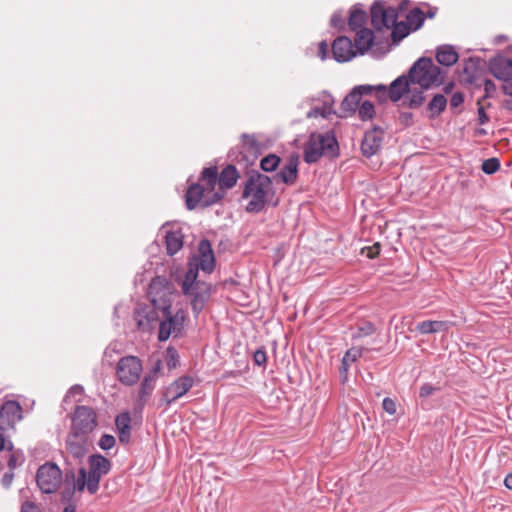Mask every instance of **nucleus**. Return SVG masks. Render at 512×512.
I'll list each match as a JSON object with an SVG mask.
<instances>
[{
	"label": "nucleus",
	"mask_w": 512,
	"mask_h": 512,
	"mask_svg": "<svg viewBox=\"0 0 512 512\" xmlns=\"http://www.w3.org/2000/svg\"><path fill=\"white\" fill-rule=\"evenodd\" d=\"M355 32H356V35H355L353 45H355L357 54L364 55L374 45V41H375L374 32L369 28H362Z\"/></svg>",
	"instance_id": "19"
},
{
	"label": "nucleus",
	"mask_w": 512,
	"mask_h": 512,
	"mask_svg": "<svg viewBox=\"0 0 512 512\" xmlns=\"http://www.w3.org/2000/svg\"><path fill=\"white\" fill-rule=\"evenodd\" d=\"M413 117V113L411 112H400L398 121L404 127H410L414 123Z\"/></svg>",
	"instance_id": "55"
},
{
	"label": "nucleus",
	"mask_w": 512,
	"mask_h": 512,
	"mask_svg": "<svg viewBox=\"0 0 512 512\" xmlns=\"http://www.w3.org/2000/svg\"><path fill=\"white\" fill-rule=\"evenodd\" d=\"M371 24L376 31L389 28L390 23H395L398 18V11L394 7L385 8L380 0H376L370 8Z\"/></svg>",
	"instance_id": "11"
},
{
	"label": "nucleus",
	"mask_w": 512,
	"mask_h": 512,
	"mask_svg": "<svg viewBox=\"0 0 512 512\" xmlns=\"http://www.w3.org/2000/svg\"><path fill=\"white\" fill-rule=\"evenodd\" d=\"M282 163V158L276 153H269L261 158L259 167L261 171L266 173L276 172Z\"/></svg>",
	"instance_id": "32"
},
{
	"label": "nucleus",
	"mask_w": 512,
	"mask_h": 512,
	"mask_svg": "<svg viewBox=\"0 0 512 512\" xmlns=\"http://www.w3.org/2000/svg\"><path fill=\"white\" fill-rule=\"evenodd\" d=\"M447 107V98L444 94L437 93L433 95L431 100L426 106V110L429 112V119H435L439 117Z\"/></svg>",
	"instance_id": "27"
},
{
	"label": "nucleus",
	"mask_w": 512,
	"mask_h": 512,
	"mask_svg": "<svg viewBox=\"0 0 512 512\" xmlns=\"http://www.w3.org/2000/svg\"><path fill=\"white\" fill-rule=\"evenodd\" d=\"M484 96L482 99L492 98L496 92V84L491 79H484Z\"/></svg>",
	"instance_id": "53"
},
{
	"label": "nucleus",
	"mask_w": 512,
	"mask_h": 512,
	"mask_svg": "<svg viewBox=\"0 0 512 512\" xmlns=\"http://www.w3.org/2000/svg\"><path fill=\"white\" fill-rule=\"evenodd\" d=\"M331 27L342 31L345 29V20L340 12H334L330 18Z\"/></svg>",
	"instance_id": "52"
},
{
	"label": "nucleus",
	"mask_w": 512,
	"mask_h": 512,
	"mask_svg": "<svg viewBox=\"0 0 512 512\" xmlns=\"http://www.w3.org/2000/svg\"><path fill=\"white\" fill-rule=\"evenodd\" d=\"M156 386V379L145 375L140 383L136 407L142 410Z\"/></svg>",
	"instance_id": "25"
},
{
	"label": "nucleus",
	"mask_w": 512,
	"mask_h": 512,
	"mask_svg": "<svg viewBox=\"0 0 512 512\" xmlns=\"http://www.w3.org/2000/svg\"><path fill=\"white\" fill-rule=\"evenodd\" d=\"M216 265V259L211 243L202 239L198 243V255H192L188 260V269L181 282L182 293L191 298V307L195 316L204 309L210 299L211 284L198 280L199 270L211 274Z\"/></svg>",
	"instance_id": "1"
},
{
	"label": "nucleus",
	"mask_w": 512,
	"mask_h": 512,
	"mask_svg": "<svg viewBox=\"0 0 512 512\" xmlns=\"http://www.w3.org/2000/svg\"><path fill=\"white\" fill-rule=\"evenodd\" d=\"M167 285L168 281L166 278L160 276L153 278L149 285V295L152 297L159 295V301L164 303V301H166L164 296H166Z\"/></svg>",
	"instance_id": "34"
},
{
	"label": "nucleus",
	"mask_w": 512,
	"mask_h": 512,
	"mask_svg": "<svg viewBox=\"0 0 512 512\" xmlns=\"http://www.w3.org/2000/svg\"><path fill=\"white\" fill-rule=\"evenodd\" d=\"M299 164L300 155L297 152L290 153L280 170L271 177L273 183H281L286 186L295 185L299 178Z\"/></svg>",
	"instance_id": "10"
},
{
	"label": "nucleus",
	"mask_w": 512,
	"mask_h": 512,
	"mask_svg": "<svg viewBox=\"0 0 512 512\" xmlns=\"http://www.w3.org/2000/svg\"><path fill=\"white\" fill-rule=\"evenodd\" d=\"M218 169L216 166L205 167L200 173L199 182H204L207 185L209 191H214L216 184L218 183Z\"/></svg>",
	"instance_id": "33"
},
{
	"label": "nucleus",
	"mask_w": 512,
	"mask_h": 512,
	"mask_svg": "<svg viewBox=\"0 0 512 512\" xmlns=\"http://www.w3.org/2000/svg\"><path fill=\"white\" fill-rule=\"evenodd\" d=\"M62 471L54 462H45L36 473V483L44 494H52L61 484Z\"/></svg>",
	"instance_id": "6"
},
{
	"label": "nucleus",
	"mask_w": 512,
	"mask_h": 512,
	"mask_svg": "<svg viewBox=\"0 0 512 512\" xmlns=\"http://www.w3.org/2000/svg\"><path fill=\"white\" fill-rule=\"evenodd\" d=\"M428 64L431 88L442 86L447 76V71L443 70L440 66L435 65L431 57H428Z\"/></svg>",
	"instance_id": "30"
},
{
	"label": "nucleus",
	"mask_w": 512,
	"mask_h": 512,
	"mask_svg": "<svg viewBox=\"0 0 512 512\" xmlns=\"http://www.w3.org/2000/svg\"><path fill=\"white\" fill-rule=\"evenodd\" d=\"M364 351H368V349L364 347H351L346 351L343 359L349 363H354L358 358L362 357Z\"/></svg>",
	"instance_id": "45"
},
{
	"label": "nucleus",
	"mask_w": 512,
	"mask_h": 512,
	"mask_svg": "<svg viewBox=\"0 0 512 512\" xmlns=\"http://www.w3.org/2000/svg\"><path fill=\"white\" fill-rule=\"evenodd\" d=\"M152 307L145 306L144 308L137 309L136 314L141 317L138 319V328H143V319L146 320L147 324H153L159 320L158 310H161L163 303H159L156 297L151 298Z\"/></svg>",
	"instance_id": "21"
},
{
	"label": "nucleus",
	"mask_w": 512,
	"mask_h": 512,
	"mask_svg": "<svg viewBox=\"0 0 512 512\" xmlns=\"http://www.w3.org/2000/svg\"><path fill=\"white\" fill-rule=\"evenodd\" d=\"M13 479H14L13 471L9 470V471L5 472L1 478V485L3 486V488L9 489L11 487Z\"/></svg>",
	"instance_id": "61"
},
{
	"label": "nucleus",
	"mask_w": 512,
	"mask_h": 512,
	"mask_svg": "<svg viewBox=\"0 0 512 512\" xmlns=\"http://www.w3.org/2000/svg\"><path fill=\"white\" fill-rule=\"evenodd\" d=\"M428 65L427 56L419 57L405 73L410 82L418 87L413 89L410 97L403 100L402 106L409 109H418L425 102L424 92L431 89Z\"/></svg>",
	"instance_id": "4"
},
{
	"label": "nucleus",
	"mask_w": 512,
	"mask_h": 512,
	"mask_svg": "<svg viewBox=\"0 0 512 512\" xmlns=\"http://www.w3.org/2000/svg\"><path fill=\"white\" fill-rule=\"evenodd\" d=\"M253 362L257 366H266L267 363V354L264 346L259 347L253 353Z\"/></svg>",
	"instance_id": "49"
},
{
	"label": "nucleus",
	"mask_w": 512,
	"mask_h": 512,
	"mask_svg": "<svg viewBox=\"0 0 512 512\" xmlns=\"http://www.w3.org/2000/svg\"><path fill=\"white\" fill-rule=\"evenodd\" d=\"M166 252L175 255L183 247V235L180 231H168L165 235Z\"/></svg>",
	"instance_id": "29"
},
{
	"label": "nucleus",
	"mask_w": 512,
	"mask_h": 512,
	"mask_svg": "<svg viewBox=\"0 0 512 512\" xmlns=\"http://www.w3.org/2000/svg\"><path fill=\"white\" fill-rule=\"evenodd\" d=\"M481 100L482 99L478 100V102H477L478 123L480 125H484L489 122L490 118H489L488 114L485 112V108L481 105Z\"/></svg>",
	"instance_id": "59"
},
{
	"label": "nucleus",
	"mask_w": 512,
	"mask_h": 512,
	"mask_svg": "<svg viewBox=\"0 0 512 512\" xmlns=\"http://www.w3.org/2000/svg\"><path fill=\"white\" fill-rule=\"evenodd\" d=\"M70 487H74L75 491L82 492L87 488L89 492L90 479L87 476V470L84 467H80L78 470V478L74 480L71 484H68Z\"/></svg>",
	"instance_id": "39"
},
{
	"label": "nucleus",
	"mask_w": 512,
	"mask_h": 512,
	"mask_svg": "<svg viewBox=\"0 0 512 512\" xmlns=\"http://www.w3.org/2000/svg\"><path fill=\"white\" fill-rule=\"evenodd\" d=\"M488 70L498 80H512V59L498 53L489 60Z\"/></svg>",
	"instance_id": "14"
},
{
	"label": "nucleus",
	"mask_w": 512,
	"mask_h": 512,
	"mask_svg": "<svg viewBox=\"0 0 512 512\" xmlns=\"http://www.w3.org/2000/svg\"><path fill=\"white\" fill-rule=\"evenodd\" d=\"M98 426L97 414L90 406L77 405L71 416L70 437H88Z\"/></svg>",
	"instance_id": "5"
},
{
	"label": "nucleus",
	"mask_w": 512,
	"mask_h": 512,
	"mask_svg": "<svg viewBox=\"0 0 512 512\" xmlns=\"http://www.w3.org/2000/svg\"><path fill=\"white\" fill-rule=\"evenodd\" d=\"M392 32L391 38L394 44H398L401 40H403L411 31L410 27L405 22H397L392 23Z\"/></svg>",
	"instance_id": "37"
},
{
	"label": "nucleus",
	"mask_w": 512,
	"mask_h": 512,
	"mask_svg": "<svg viewBox=\"0 0 512 512\" xmlns=\"http://www.w3.org/2000/svg\"><path fill=\"white\" fill-rule=\"evenodd\" d=\"M165 360L169 370L175 369L180 364V356L174 346L167 347Z\"/></svg>",
	"instance_id": "42"
},
{
	"label": "nucleus",
	"mask_w": 512,
	"mask_h": 512,
	"mask_svg": "<svg viewBox=\"0 0 512 512\" xmlns=\"http://www.w3.org/2000/svg\"><path fill=\"white\" fill-rule=\"evenodd\" d=\"M441 390L440 386H435L430 383H424L419 388V397L421 399H425L429 396H431L433 393L438 392Z\"/></svg>",
	"instance_id": "50"
},
{
	"label": "nucleus",
	"mask_w": 512,
	"mask_h": 512,
	"mask_svg": "<svg viewBox=\"0 0 512 512\" xmlns=\"http://www.w3.org/2000/svg\"><path fill=\"white\" fill-rule=\"evenodd\" d=\"M241 187V199H249L245 206V211L251 214L262 212L270 204V199L275 195L271 176L255 169L246 170L245 180L242 182Z\"/></svg>",
	"instance_id": "2"
},
{
	"label": "nucleus",
	"mask_w": 512,
	"mask_h": 512,
	"mask_svg": "<svg viewBox=\"0 0 512 512\" xmlns=\"http://www.w3.org/2000/svg\"><path fill=\"white\" fill-rule=\"evenodd\" d=\"M425 21V13L419 7H414L406 15V24L410 27L413 26L412 30L416 31L420 29Z\"/></svg>",
	"instance_id": "35"
},
{
	"label": "nucleus",
	"mask_w": 512,
	"mask_h": 512,
	"mask_svg": "<svg viewBox=\"0 0 512 512\" xmlns=\"http://www.w3.org/2000/svg\"><path fill=\"white\" fill-rule=\"evenodd\" d=\"M173 332L174 331L172 330V328L168 322H165L164 320L160 321L159 332H158V341L159 342L167 341Z\"/></svg>",
	"instance_id": "48"
},
{
	"label": "nucleus",
	"mask_w": 512,
	"mask_h": 512,
	"mask_svg": "<svg viewBox=\"0 0 512 512\" xmlns=\"http://www.w3.org/2000/svg\"><path fill=\"white\" fill-rule=\"evenodd\" d=\"M332 55L338 63L352 60L357 54L353 49V42L347 36H338L332 43Z\"/></svg>",
	"instance_id": "16"
},
{
	"label": "nucleus",
	"mask_w": 512,
	"mask_h": 512,
	"mask_svg": "<svg viewBox=\"0 0 512 512\" xmlns=\"http://www.w3.org/2000/svg\"><path fill=\"white\" fill-rule=\"evenodd\" d=\"M241 149L232 148L228 153V158L232 161H246L249 165H253L254 160L262 153V144L256 139L254 134L243 133L240 136Z\"/></svg>",
	"instance_id": "7"
},
{
	"label": "nucleus",
	"mask_w": 512,
	"mask_h": 512,
	"mask_svg": "<svg viewBox=\"0 0 512 512\" xmlns=\"http://www.w3.org/2000/svg\"><path fill=\"white\" fill-rule=\"evenodd\" d=\"M332 102H334L332 100ZM333 103H330V104H327V103H324V105L322 107H313L312 109H310L307 113V118H312V117H318V116H321L322 118L324 119H327L330 115H336L337 116V111L333 108L332 106Z\"/></svg>",
	"instance_id": "38"
},
{
	"label": "nucleus",
	"mask_w": 512,
	"mask_h": 512,
	"mask_svg": "<svg viewBox=\"0 0 512 512\" xmlns=\"http://www.w3.org/2000/svg\"><path fill=\"white\" fill-rule=\"evenodd\" d=\"M224 195H225L224 190L213 192L210 196H208L202 200L201 208L205 209V208H208V207L218 203L219 201H221L223 199Z\"/></svg>",
	"instance_id": "46"
},
{
	"label": "nucleus",
	"mask_w": 512,
	"mask_h": 512,
	"mask_svg": "<svg viewBox=\"0 0 512 512\" xmlns=\"http://www.w3.org/2000/svg\"><path fill=\"white\" fill-rule=\"evenodd\" d=\"M382 407L389 415H394L396 413V403L389 397L383 399Z\"/></svg>",
	"instance_id": "57"
},
{
	"label": "nucleus",
	"mask_w": 512,
	"mask_h": 512,
	"mask_svg": "<svg viewBox=\"0 0 512 512\" xmlns=\"http://www.w3.org/2000/svg\"><path fill=\"white\" fill-rule=\"evenodd\" d=\"M357 111L359 119L363 122L372 120L376 115L375 105L370 100L363 101Z\"/></svg>",
	"instance_id": "36"
},
{
	"label": "nucleus",
	"mask_w": 512,
	"mask_h": 512,
	"mask_svg": "<svg viewBox=\"0 0 512 512\" xmlns=\"http://www.w3.org/2000/svg\"><path fill=\"white\" fill-rule=\"evenodd\" d=\"M240 173L233 164L226 165L219 173L218 184L221 190H229L236 186Z\"/></svg>",
	"instance_id": "23"
},
{
	"label": "nucleus",
	"mask_w": 512,
	"mask_h": 512,
	"mask_svg": "<svg viewBox=\"0 0 512 512\" xmlns=\"http://www.w3.org/2000/svg\"><path fill=\"white\" fill-rule=\"evenodd\" d=\"M464 100H465L464 93L457 91L452 95V97L450 99V107L452 109L457 108L464 103Z\"/></svg>",
	"instance_id": "58"
},
{
	"label": "nucleus",
	"mask_w": 512,
	"mask_h": 512,
	"mask_svg": "<svg viewBox=\"0 0 512 512\" xmlns=\"http://www.w3.org/2000/svg\"><path fill=\"white\" fill-rule=\"evenodd\" d=\"M115 444H116V439L111 434H103L98 442L99 447L105 451L113 448L115 446Z\"/></svg>",
	"instance_id": "51"
},
{
	"label": "nucleus",
	"mask_w": 512,
	"mask_h": 512,
	"mask_svg": "<svg viewBox=\"0 0 512 512\" xmlns=\"http://www.w3.org/2000/svg\"><path fill=\"white\" fill-rule=\"evenodd\" d=\"M376 327L370 321H362L357 325V332L353 334V338L367 337L375 333Z\"/></svg>",
	"instance_id": "41"
},
{
	"label": "nucleus",
	"mask_w": 512,
	"mask_h": 512,
	"mask_svg": "<svg viewBox=\"0 0 512 512\" xmlns=\"http://www.w3.org/2000/svg\"><path fill=\"white\" fill-rule=\"evenodd\" d=\"M65 445L68 453L75 459H82L88 452V437L82 436L75 439L74 437H70L69 432L65 440Z\"/></svg>",
	"instance_id": "20"
},
{
	"label": "nucleus",
	"mask_w": 512,
	"mask_h": 512,
	"mask_svg": "<svg viewBox=\"0 0 512 512\" xmlns=\"http://www.w3.org/2000/svg\"><path fill=\"white\" fill-rule=\"evenodd\" d=\"M161 312L163 314L164 321L169 323L172 330L175 333H180L183 328L181 327V323H176L175 320H173L172 318L170 301H164L163 307H161Z\"/></svg>",
	"instance_id": "40"
},
{
	"label": "nucleus",
	"mask_w": 512,
	"mask_h": 512,
	"mask_svg": "<svg viewBox=\"0 0 512 512\" xmlns=\"http://www.w3.org/2000/svg\"><path fill=\"white\" fill-rule=\"evenodd\" d=\"M194 379L191 376L184 375L173 381L168 386V391L173 392L172 400H177L184 396L193 386Z\"/></svg>",
	"instance_id": "26"
},
{
	"label": "nucleus",
	"mask_w": 512,
	"mask_h": 512,
	"mask_svg": "<svg viewBox=\"0 0 512 512\" xmlns=\"http://www.w3.org/2000/svg\"><path fill=\"white\" fill-rule=\"evenodd\" d=\"M115 425L116 429L118 430H124V429H131V417L130 413L128 411H125L119 415L116 416L115 419Z\"/></svg>",
	"instance_id": "44"
},
{
	"label": "nucleus",
	"mask_w": 512,
	"mask_h": 512,
	"mask_svg": "<svg viewBox=\"0 0 512 512\" xmlns=\"http://www.w3.org/2000/svg\"><path fill=\"white\" fill-rule=\"evenodd\" d=\"M385 130L379 125H373L370 130L365 131L361 141V153L366 158L376 155L382 147Z\"/></svg>",
	"instance_id": "12"
},
{
	"label": "nucleus",
	"mask_w": 512,
	"mask_h": 512,
	"mask_svg": "<svg viewBox=\"0 0 512 512\" xmlns=\"http://www.w3.org/2000/svg\"><path fill=\"white\" fill-rule=\"evenodd\" d=\"M339 155L340 146L333 130L311 132L303 146V160L307 164L317 163L323 156L335 159Z\"/></svg>",
	"instance_id": "3"
},
{
	"label": "nucleus",
	"mask_w": 512,
	"mask_h": 512,
	"mask_svg": "<svg viewBox=\"0 0 512 512\" xmlns=\"http://www.w3.org/2000/svg\"><path fill=\"white\" fill-rule=\"evenodd\" d=\"M360 101V94L355 92L352 88L342 100L339 111H337V117L343 119L355 114L360 105Z\"/></svg>",
	"instance_id": "18"
},
{
	"label": "nucleus",
	"mask_w": 512,
	"mask_h": 512,
	"mask_svg": "<svg viewBox=\"0 0 512 512\" xmlns=\"http://www.w3.org/2000/svg\"><path fill=\"white\" fill-rule=\"evenodd\" d=\"M448 329V324L445 321H432L425 320L419 322L416 325V330L421 334H432L441 331H446Z\"/></svg>",
	"instance_id": "31"
},
{
	"label": "nucleus",
	"mask_w": 512,
	"mask_h": 512,
	"mask_svg": "<svg viewBox=\"0 0 512 512\" xmlns=\"http://www.w3.org/2000/svg\"><path fill=\"white\" fill-rule=\"evenodd\" d=\"M411 85H413L407 75L404 73L395 78L388 87V97L393 103L399 102L405 95L412 94Z\"/></svg>",
	"instance_id": "17"
},
{
	"label": "nucleus",
	"mask_w": 512,
	"mask_h": 512,
	"mask_svg": "<svg viewBox=\"0 0 512 512\" xmlns=\"http://www.w3.org/2000/svg\"><path fill=\"white\" fill-rule=\"evenodd\" d=\"M20 512H43L33 501L26 500L21 504Z\"/></svg>",
	"instance_id": "56"
},
{
	"label": "nucleus",
	"mask_w": 512,
	"mask_h": 512,
	"mask_svg": "<svg viewBox=\"0 0 512 512\" xmlns=\"http://www.w3.org/2000/svg\"><path fill=\"white\" fill-rule=\"evenodd\" d=\"M435 58L439 65L451 67L458 62L459 54L454 46L443 44L436 48Z\"/></svg>",
	"instance_id": "22"
},
{
	"label": "nucleus",
	"mask_w": 512,
	"mask_h": 512,
	"mask_svg": "<svg viewBox=\"0 0 512 512\" xmlns=\"http://www.w3.org/2000/svg\"><path fill=\"white\" fill-rule=\"evenodd\" d=\"M501 167L500 161L496 157H491L482 162L481 169L487 175L496 173Z\"/></svg>",
	"instance_id": "43"
},
{
	"label": "nucleus",
	"mask_w": 512,
	"mask_h": 512,
	"mask_svg": "<svg viewBox=\"0 0 512 512\" xmlns=\"http://www.w3.org/2000/svg\"><path fill=\"white\" fill-rule=\"evenodd\" d=\"M84 393V388L82 385L75 384L73 385L67 392V394L64 397V402H67L70 395H82Z\"/></svg>",
	"instance_id": "63"
},
{
	"label": "nucleus",
	"mask_w": 512,
	"mask_h": 512,
	"mask_svg": "<svg viewBox=\"0 0 512 512\" xmlns=\"http://www.w3.org/2000/svg\"><path fill=\"white\" fill-rule=\"evenodd\" d=\"M487 72V63L478 56H472L464 60L462 73L467 75L464 79L465 84L475 85L477 79H480Z\"/></svg>",
	"instance_id": "15"
},
{
	"label": "nucleus",
	"mask_w": 512,
	"mask_h": 512,
	"mask_svg": "<svg viewBox=\"0 0 512 512\" xmlns=\"http://www.w3.org/2000/svg\"><path fill=\"white\" fill-rule=\"evenodd\" d=\"M328 54H329V49H328L327 41L322 40L318 46V56L320 57L321 60H326L328 58Z\"/></svg>",
	"instance_id": "62"
},
{
	"label": "nucleus",
	"mask_w": 512,
	"mask_h": 512,
	"mask_svg": "<svg viewBox=\"0 0 512 512\" xmlns=\"http://www.w3.org/2000/svg\"><path fill=\"white\" fill-rule=\"evenodd\" d=\"M88 466L87 476L90 479L89 494L94 495L99 489L102 476L110 472L112 462L102 454L95 453L88 457Z\"/></svg>",
	"instance_id": "9"
},
{
	"label": "nucleus",
	"mask_w": 512,
	"mask_h": 512,
	"mask_svg": "<svg viewBox=\"0 0 512 512\" xmlns=\"http://www.w3.org/2000/svg\"><path fill=\"white\" fill-rule=\"evenodd\" d=\"M75 495V488L66 485L60 493V501L66 505H76L73 501Z\"/></svg>",
	"instance_id": "47"
},
{
	"label": "nucleus",
	"mask_w": 512,
	"mask_h": 512,
	"mask_svg": "<svg viewBox=\"0 0 512 512\" xmlns=\"http://www.w3.org/2000/svg\"><path fill=\"white\" fill-rule=\"evenodd\" d=\"M353 89L355 92L360 94L361 98L363 95H370L374 91L373 85L370 84L357 85L354 86Z\"/></svg>",
	"instance_id": "60"
},
{
	"label": "nucleus",
	"mask_w": 512,
	"mask_h": 512,
	"mask_svg": "<svg viewBox=\"0 0 512 512\" xmlns=\"http://www.w3.org/2000/svg\"><path fill=\"white\" fill-rule=\"evenodd\" d=\"M22 419V407L18 401L8 400L0 406V430L13 428Z\"/></svg>",
	"instance_id": "13"
},
{
	"label": "nucleus",
	"mask_w": 512,
	"mask_h": 512,
	"mask_svg": "<svg viewBox=\"0 0 512 512\" xmlns=\"http://www.w3.org/2000/svg\"><path fill=\"white\" fill-rule=\"evenodd\" d=\"M205 188L200 183H192L185 194V205L188 210H194L204 199Z\"/></svg>",
	"instance_id": "24"
},
{
	"label": "nucleus",
	"mask_w": 512,
	"mask_h": 512,
	"mask_svg": "<svg viewBox=\"0 0 512 512\" xmlns=\"http://www.w3.org/2000/svg\"><path fill=\"white\" fill-rule=\"evenodd\" d=\"M381 245L380 243H375L373 246L370 247H364L361 249V253L365 254L370 259L376 258L380 254Z\"/></svg>",
	"instance_id": "54"
},
{
	"label": "nucleus",
	"mask_w": 512,
	"mask_h": 512,
	"mask_svg": "<svg viewBox=\"0 0 512 512\" xmlns=\"http://www.w3.org/2000/svg\"><path fill=\"white\" fill-rule=\"evenodd\" d=\"M367 20V13L360 7V4L352 6L348 18V26L352 31L360 30L364 27Z\"/></svg>",
	"instance_id": "28"
},
{
	"label": "nucleus",
	"mask_w": 512,
	"mask_h": 512,
	"mask_svg": "<svg viewBox=\"0 0 512 512\" xmlns=\"http://www.w3.org/2000/svg\"><path fill=\"white\" fill-rule=\"evenodd\" d=\"M161 369H162V360L161 359H157L153 363L150 371L146 375L156 379L157 374L161 371Z\"/></svg>",
	"instance_id": "64"
},
{
	"label": "nucleus",
	"mask_w": 512,
	"mask_h": 512,
	"mask_svg": "<svg viewBox=\"0 0 512 512\" xmlns=\"http://www.w3.org/2000/svg\"><path fill=\"white\" fill-rule=\"evenodd\" d=\"M142 369L141 360L137 356L128 355L119 359L116 375L122 384L132 386L139 381Z\"/></svg>",
	"instance_id": "8"
}]
</instances>
